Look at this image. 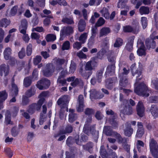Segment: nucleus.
<instances>
[{
    "label": "nucleus",
    "instance_id": "obj_1",
    "mask_svg": "<svg viewBox=\"0 0 158 158\" xmlns=\"http://www.w3.org/2000/svg\"><path fill=\"white\" fill-rule=\"evenodd\" d=\"M119 101L121 102V105H123L124 107L123 110H121V113L124 115L131 114L133 112L132 108L130 106L128 100L124 98L122 93L119 94Z\"/></svg>",
    "mask_w": 158,
    "mask_h": 158
},
{
    "label": "nucleus",
    "instance_id": "obj_2",
    "mask_svg": "<svg viewBox=\"0 0 158 158\" xmlns=\"http://www.w3.org/2000/svg\"><path fill=\"white\" fill-rule=\"evenodd\" d=\"M136 64L135 63L132 64L131 66L130 70L133 76L136 75V82H138L141 80L142 77L141 75L143 68L141 64H139L138 68L136 69Z\"/></svg>",
    "mask_w": 158,
    "mask_h": 158
},
{
    "label": "nucleus",
    "instance_id": "obj_3",
    "mask_svg": "<svg viewBox=\"0 0 158 158\" xmlns=\"http://www.w3.org/2000/svg\"><path fill=\"white\" fill-rule=\"evenodd\" d=\"M148 90L146 85L143 82H141L135 88L134 92L139 96L147 97L149 95V94L147 93Z\"/></svg>",
    "mask_w": 158,
    "mask_h": 158
},
{
    "label": "nucleus",
    "instance_id": "obj_4",
    "mask_svg": "<svg viewBox=\"0 0 158 158\" xmlns=\"http://www.w3.org/2000/svg\"><path fill=\"white\" fill-rule=\"evenodd\" d=\"M27 27L28 23L27 20L25 19H22L19 30L21 33L24 35L23 39L26 43H28L29 40L28 35L26 34Z\"/></svg>",
    "mask_w": 158,
    "mask_h": 158
},
{
    "label": "nucleus",
    "instance_id": "obj_5",
    "mask_svg": "<svg viewBox=\"0 0 158 158\" xmlns=\"http://www.w3.org/2000/svg\"><path fill=\"white\" fill-rule=\"evenodd\" d=\"M83 16L84 19H81L78 24V29L79 31L82 32L85 31L86 26L85 20H88V16L87 11L85 9H83L82 10Z\"/></svg>",
    "mask_w": 158,
    "mask_h": 158
},
{
    "label": "nucleus",
    "instance_id": "obj_6",
    "mask_svg": "<svg viewBox=\"0 0 158 158\" xmlns=\"http://www.w3.org/2000/svg\"><path fill=\"white\" fill-rule=\"evenodd\" d=\"M74 32L73 28L70 26L64 27L60 31V40H63L64 38L70 36Z\"/></svg>",
    "mask_w": 158,
    "mask_h": 158
},
{
    "label": "nucleus",
    "instance_id": "obj_7",
    "mask_svg": "<svg viewBox=\"0 0 158 158\" xmlns=\"http://www.w3.org/2000/svg\"><path fill=\"white\" fill-rule=\"evenodd\" d=\"M149 147L153 156L155 158H158V144L153 138L150 139Z\"/></svg>",
    "mask_w": 158,
    "mask_h": 158
},
{
    "label": "nucleus",
    "instance_id": "obj_8",
    "mask_svg": "<svg viewBox=\"0 0 158 158\" xmlns=\"http://www.w3.org/2000/svg\"><path fill=\"white\" fill-rule=\"evenodd\" d=\"M137 47L138 48L137 51V55L139 56H145L146 55V49L143 41L140 39L138 40Z\"/></svg>",
    "mask_w": 158,
    "mask_h": 158
},
{
    "label": "nucleus",
    "instance_id": "obj_9",
    "mask_svg": "<svg viewBox=\"0 0 158 158\" xmlns=\"http://www.w3.org/2000/svg\"><path fill=\"white\" fill-rule=\"evenodd\" d=\"M50 85V81L44 78L37 82L36 86L40 90H44L48 89Z\"/></svg>",
    "mask_w": 158,
    "mask_h": 158
},
{
    "label": "nucleus",
    "instance_id": "obj_10",
    "mask_svg": "<svg viewBox=\"0 0 158 158\" xmlns=\"http://www.w3.org/2000/svg\"><path fill=\"white\" fill-rule=\"evenodd\" d=\"M100 153L102 158H117V156L115 152H113L109 154L106 151L103 145H101L100 147Z\"/></svg>",
    "mask_w": 158,
    "mask_h": 158
},
{
    "label": "nucleus",
    "instance_id": "obj_11",
    "mask_svg": "<svg viewBox=\"0 0 158 158\" xmlns=\"http://www.w3.org/2000/svg\"><path fill=\"white\" fill-rule=\"evenodd\" d=\"M73 127L71 125L67 124L64 129L60 130L57 133L55 134L54 136V137L56 138L61 135L70 134L73 132Z\"/></svg>",
    "mask_w": 158,
    "mask_h": 158
},
{
    "label": "nucleus",
    "instance_id": "obj_12",
    "mask_svg": "<svg viewBox=\"0 0 158 158\" xmlns=\"http://www.w3.org/2000/svg\"><path fill=\"white\" fill-rule=\"evenodd\" d=\"M145 44L146 48L148 50H150L151 48L154 49L156 45V43L154 39L151 37L145 40Z\"/></svg>",
    "mask_w": 158,
    "mask_h": 158
},
{
    "label": "nucleus",
    "instance_id": "obj_13",
    "mask_svg": "<svg viewBox=\"0 0 158 158\" xmlns=\"http://www.w3.org/2000/svg\"><path fill=\"white\" fill-rule=\"evenodd\" d=\"M137 114L140 117H142L144 114L145 108L143 103L139 102L136 106Z\"/></svg>",
    "mask_w": 158,
    "mask_h": 158
},
{
    "label": "nucleus",
    "instance_id": "obj_14",
    "mask_svg": "<svg viewBox=\"0 0 158 158\" xmlns=\"http://www.w3.org/2000/svg\"><path fill=\"white\" fill-rule=\"evenodd\" d=\"M10 68L8 65L3 64L0 65V76H2L4 74L5 77L7 76L9 73Z\"/></svg>",
    "mask_w": 158,
    "mask_h": 158
},
{
    "label": "nucleus",
    "instance_id": "obj_15",
    "mask_svg": "<svg viewBox=\"0 0 158 158\" xmlns=\"http://www.w3.org/2000/svg\"><path fill=\"white\" fill-rule=\"evenodd\" d=\"M126 128L124 130V133L126 136L130 137L131 136L133 131V129L131 127L130 123L127 122L125 124Z\"/></svg>",
    "mask_w": 158,
    "mask_h": 158
},
{
    "label": "nucleus",
    "instance_id": "obj_16",
    "mask_svg": "<svg viewBox=\"0 0 158 158\" xmlns=\"http://www.w3.org/2000/svg\"><path fill=\"white\" fill-rule=\"evenodd\" d=\"M106 51L104 48H102L97 54L93 58V60H97L98 59L102 60Z\"/></svg>",
    "mask_w": 158,
    "mask_h": 158
},
{
    "label": "nucleus",
    "instance_id": "obj_17",
    "mask_svg": "<svg viewBox=\"0 0 158 158\" xmlns=\"http://www.w3.org/2000/svg\"><path fill=\"white\" fill-rule=\"evenodd\" d=\"M138 129L136 136L137 137L140 138L142 137L144 133V129L141 122H138Z\"/></svg>",
    "mask_w": 158,
    "mask_h": 158
},
{
    "label": "nucleus",
    "instance_id": "obj_18",
    "mask_svg": "<svg viewBox=\"0 0 158 158\" xmlns=\"http://www.w3.org/2000/svg\"><path fill=\"white\" fill-rule=\"evenodd\" d=\"M115 65L114 64H110L107 67L105 75L106 77L107 76H111L114 74L115 69Z\"/></svg>",
    "mask_w": 158,
    "mask_h": 158
},
{
    "label": "nucleus",
    "instance_id": "obj_19",
    "mask_svg": "<svg viewBox=\"0 0 158 158\" xmlns=\"http://www.w3.org/2000/svg\"><path fill=\"white\" fill-rule=\"evenodd\" d=\"M115 80V78L114 77L106 79L105 81L106 87L108 89H112Z\"/></svg>",
    "mask_w": 158,
    "mask_h": 158
},
{
    "label": "nucleus",
    "instance_id": "obj_20",
    "mask_svg": "<svg viewBox=\"0 0 158 158\" xmlns=\"http://www.w3.org/2000/svg\"><path fill=\"white\" fill-rule=\"evenodd\" d=\"M152 115L155 118L158 117V107L156 105L152 104L150 110Z\"/></svg>",
    "mask_w": 158,
    "mask_h": 158
},
{
    "label": "nucleus",
    "instance_id": "obj_21",
    "mask_svg": "<svg viewBox=\"0 0 158 158\" xmlns=\"http://www.w3.org/2000/svg\"><path fill=\"white\" fill-rule=\"evenodd\" d=\"M54 69L49 66L47 65L46 68L43 71L44 76L49 77L52 75L54 71Z\"/></svg>",
    "mask_w": 158,
    "mask_h": 158
},
{
    "label": "nucleus",
    "instance_id": "obj_22",
    "mask_svg": "<svg viewBox=\"0 0 158 158\" xmlns=\"http://www.w3.org/2000/svg\"><path fill=\"white\" fill-rule=\"evenodd\" d=\"M87 70H83L82 67L80 68L79 71V73L85 79H88L92 74L91 71H87Z\"/></svg>",
    "mask_w": 158,
    "mask_h": 158
},
{
    "label": "nucleus",
    "instance_id": "obj_23",
    "mask_svg": "<svg viewBox=\"0 0 158 158\" xmlns=\"http://www.w3.org/2000/svg\"><path fill=\"white\" fill-rule=\"evenodd\" d=\"M5 123L6 125L13 124V122L11 121V112L8 110L6 112L5 117Z\"/></svg>",
    "mask_w": 158,
    "mask_h": 158
},
{
    "label": "nucleus",
    "instance_id": "obj_24",
    "mask_svg": "<svg viewBox=\"0 0 158 158\" xmlns=\"http://www.w3.org/2000/svg\"><path fill=\"white\" fill-rule=\"evenodd\" d=\"M45 98H40L38 101L37 103H33L35 107L36 110L39 111L41 108L42 105L45 101Z\"/></svg>",
    "mask_w": 158,
    "mask_h": 158
},
{
    "label": "nucleus",
    "instance_id": "obj_25",
    "mask_svg": "<svg viewBox=\"0 0 158 158\" xmlns=\"http://www.w3.org/2000/svg\"><path fill=\"white\" fill-rule=\"evenodd\" d=\"M99 93L95 89L91 90L90 92V97L92 99H97L102 98L103 95L101 97L99 95Z\"/></svg>",
    "mask_w": 158,
    "mask_h": 158
},
{
    "label": "nucleus",
    "instance_id": "obj_26",
    "mask_svg": "<svg viewBox=\"0 0 158 158\" xmlns=\"http://www.w3.org/2000/svg\"><path fill=\"white\" fill-rule=\"evenodd\" d=\"M12 87L14 90V96L10 100V102H15L16 101L15 97L18 94L19 89L17 85L15 84H12Z\"/></svg>",
    "mask_w": 158,
    "mask_h": 158
},
{
    "label": "nucleus",
    "instance_id": "obj_27",
    "mask_svg": "<svg viewBox=\"0 0 158 158\" xmlns=\"http://www.w3.org/2000/svg\"><path fill=\"white\" fill-rule=\"evenodd\" d=\"M63 98H59L57 101V103L58 105H61L62 108H67V111L68 110V108L67 107V101L66 100H64V96H63Z\"/></svg>",
    "mask_w": 158,
    "mask_h": 158
},
{
    "label": "nucleus",
    "instance_id": "obj_28",
    "mask_svg": "<svg viewBox=\"0 0 158 158\" xmlns=\"http://www.w3.org/2000/svg\"><path fill=\"white\" fill-rule=\"evenodd\" d=\"M116 138L119 143H122V146L127 144V140L125 137L123 138L119 133H117L115 135Z\"/></svg>",
    "mask_w": 158,
    "mask_h": 158
},
{
    "label": "nucleus",
    "instance_id": "obj_29",
    "mask_svg": "<svg viewBox=\"0 0 158 158\" xmlns=\"http://www.w3.org/2000/svg\"><path fill=\"white\" fill-rule=\"evenodd\" d=\"M132 27L133 28V33L137 34L139 31V22L134 21L132 23Z\"/></svg>",
    "mask_w": 158,
    "mask_h": 158
},
{
    "label": "nucleus",
    "instance_id": "obj_30",
    "mask_svg": "<svg viewBox=\"0 0 158 158\" xmlns=\"http://www.w3.org/2000/svg\"><path fill=\"white\" fill-rule=\"evenodd\" d=\"M109 121L110 124L111 125L112 127L113 128L115 129L118 127V123L115 120V116H114L111 118H109Z\"/></svg>",
    "mask_w": 158,
    "mask_h": 158
},
{
    "label": "nucleus",
    "instance_id": "obj_31",
    "mask_svg": "<svg viewBox=\"0 0 158 158\" xmlns=\"http://www.w3.org/2000/svg\"><path fill=\"white\" fill-rule=\"evenodd\" d=\"M35 90L34 86H32L30 89H28L25 92V95L29 98H30L35 94Z\"/></svg>",
    "mask_w": 158,
    "mask_h": 158
},
{
    "label": "nucleus",
    "instance_id": "obj_32",
    "mask_svg": "<svg viewBox=\"0 0 158 158\" xmlns=\"http://www.w3.org/2000/svg\"><path fill=\"white\" fill-rule=\"evenodd\" d=\"M110 32V29L108 27H104L100 30V36H106Z\"/></svg>",
    "mask_w": 158,
    "mask_h": 158
},
{
    "label": "nucleus",
    "instance_id": "obj_33",
    "mask_svg": "<svg viewBox=\"0 0 158 158\" xmlns=\"http://www.w3.org/2000/svg\"><path fill=\"white\" fill-rule=\"evenodd\" d=\"M32 77L31 76L27 77L25 78L23 80V85L26 88L31 85L32 83Z\"/></svg>",
    "mask_w": 158,
    "mask_h": 158
},
{
    "label": "nucleus",
    "instance_id": "obj_34",
    "mask_svg": "<svg viewBox=\"0 0 158 158\" xmlns=\"http://www.w3.org/2000/svg\"><path fill=\"white\" fill-rule=\"evenodd\" d=\"M93 146V143L92 142H89L87 143L86 144L83 145V149L91 153L92 151L91 150L92 149Z\"/></svg>",
    "mask_w": 158,
    "mask_h": 158
},
{
    "label": "nucleus",
    "instance_id": "obj_35",
    "mask_svg": "<svg viewBox=\"0 0 158 158\" xmlns=\"http://www.w3.org/2000/svg\"><path fill=\"white\" fill-rule=\"evenodd\" d=\"M11 50L10 48H6L3 52L4 56L6 60H8L11 57L10 55L11 53Z\"/></svg>",
    "mask_w": 158,
    "mask_h": 158
},
{
    "label": "nucleus",
    "instance_id": "obj_36",
    "mask_svg": "<svg viewBox=\"0 0 158 158\" xmlns=\"http://www.w3.org/2000/svg\"><path fill=\"white\" fill-rule=\"evenodd\" d=\"M144 143L143 142L140 140H138L136 144L137 148L138 151L139 153L143 152Z\"/></svg>",
    "mask_w": 158,
    "mask_h": 158
},
{
    "label": "nucleus",
    "instance_id": "obj_37",
    "mask_svg": "<svg viewBox=\"0 0 158 158\" xmlns=\"http://www.w3.org/2000/svg\"><path fill=\"white\" fill-rule=\"evenodd\" d=\"M128 79L126 77H122L120 78L119 85L123 87H126L128 85Z\"/></svg>",
    "mask_w": 158,
    "mask_h": 158
},
{
    "label": "nucleus",
    "instance_id": "obj_38",
    "mask_svg": "<svg viewBox=\"0 0 158 158\" xmlns=\"http://www.w3.org/2000/svg\"><path fill=\"white\" fill-rule=\"evenodd\" d=\"M8 94L5 90L0 92V102L4 101L7 98Z\"/></svg>",
    "mask_w": 158,
    "mask_h": 158
},
{
    "label": "nucleus",
    "instance_id": "obj_39",
    "mask_svg": "<svg viewBox=\"0 0 158 158\" xmlns=\"http://www.w3.org/2000/svg\"><path fill=\"white\" fill-rule=\"evenodd\" d=\"M10 23V21L6 18L2 19L0 21V27H6Z\"/></svg>",
    "mask_w": 158,
    "mask_h": 158
},
{
    "label": "nucleus",
    "instance_id": "obj_40",
    "mask_svg": "<svg viewBox=\"0 0 158 158\" xmlns=\"http://www.w3.org/2000/svg\"><path fill=\"white\" fill-rule=\"evenodd\" d=\"M123 40L120 38H118L116 39L114 46L115 48H119L121 47L123 44Z\"/></svg>",
    "mask_w": 158,
    "mask_h": 158
},
{
    "label": "nucleus",
    "instance_id": "obj_41",
    "mask_svg": "<svg viewBox=\"0 0 158 158\" xmlns=\"http://www.w3.org/2000/svg\"><path fill=\"white\" fill-rule=\"evenodd\" d=\"M139 11L141 15L148 14L149 12V9L148 7L142 6L139 9Z\"/></svg>",
    "mask_w": 158,
    "mask_h": 158
},
{
    "label": "nucleus",
    "instance_id": "obj_42",
    "mask_svg": "<svg viewBox=\"0 0 158 158\" xmlns=\"http://www.w3.org/2000/svg\"><path fill=\"white\" fill-rule=\"evenodd\" d=\"M128 0H119L117 4V7L118 8H125L127 2Z\"/></svg>",
    "mask_w": 158,
    "mask_h": 158
},
{
    "label": "nucleus",
    "instance_id": "obj_43",
    "mask_svg": "<svg viewBox=\"0 0 158 158\" xmlns=\"http://www.w3.org/2000/svg\"><path fill=\"white\" fill-rule=\"evenodd\" d=\"M62 22L64 23H66L69 25L73 24L74 23L73 18H68L67 17L64 18L62 20Z\"/></svg>",
    "mask_w": 158,
    "mask_h": 158
},
{
    "label": "nucleus",
    "instance_id": "obj_44",
    "mask_svg": "<svg viewBox=\"0 0 158 158\" xmlns=\"http://www.w3.org/2000/svg\"><path fill=\"white\" fill-rule=\"evenodd\" d=\"M16 68L18 70L20 71L22 69L25 65L24 61L20 60H17L16 61Z\"/></svg>",
    "mask_w": 158,
    "mask_h": 158
},
{
    "label": "nucleus",
    "instance_id": "obj_45",
    "mask_svg": "<svg viewBox=\"0 0 158 158\" xmlns=\"http://www.w3.org/2000/svg\"><path fill=\"white\" fill-rule=\"evenodd\" d=\"M19 132V130L17 128L16 126L13 127L11 129V134L14 137L17 136L18 135Z\"/></svg>",
    "mask_w": 158,
    "mask_h": 158
},
{
    "label": "nucleus",
    "instance_id": "obj_46",
    "mask_svg": "<svg viewBox=\"0 0 158 158\" xmlns=\"http://www.w3.org/2000/svg\"><path fill=\"white\" fill-rule=\"evenodd\" d=\"M78 118L77 114H69V122L72 123L73 122L76 120Z\"/></svg>",
    "mask_w": 158,
    "mask_h": 158
},
{
    "label": "nucleus",
    "instance_id": "obj_47",
    "mask_svg": "<svg viewBox=\"0 0 158 158\" xmlns=\"http://www.w3.org/2000/svg\"><path fill=\"white\" fill-rule=\"evenodd\" d=\"M103 71L104 69H101L97 72L96 73L97 78L98 80V81L99 83H100L101 81Z\"/></svg>",
    "mask_w": 158,
    "mask_h": 158
},
{
    "label": "nucleus",
    "instance_id": "obj_48",
    "mask_svg": "<svg viewBox=\"0 0 158 158\" xmlns=\"http://www.w3.org/2000/svg\"><path fill=\"white\" fill-rule=\"evenodd\" d=\"M103 132L107 136H111L112 134V131L110 129L109 126H104L103 130Z\"/></svg>",
    "mask_w": 158,
    "mask_h": 158
},
{
    "label": "nucleus",
    "instance_id": "obj_49",
    "mask_svg": "<svg viewBox=\"0 0 158 158\" xmlns=\"http://www.w3.org/2000/svg\"><path fill=\"white\" fill-rule=\"evenodd\" d=\"M46 39L48 42L53 41L56 40V37L53 34H48L47 35Z\"/></svg>",
    "mask_w": 158,
    "mask_h": 158
},
{
    "label": "nucleus",
    "instance_id": "obj_50",
    "mask_svg": "<svg viewBox=\"0 0 158 158\" xmlns=\"http://www.w3.org/2000/svg\"><path fill=\"white\" fill-rule=\"evenodd\" d=\"M87 37V33L84 32L80 35L79 38V40L80 41L82 44H84L85 42Z\"/></svg>",
    "mask_w": 158,
    "mask_h": 158
},
{
    "label": "nucleus",
    "instance_id": "obj_51",
    "mask_svg": "<svg viewBox=\"0 0 158 158\" xmlns=\"http://www.w3.org/2000/svg\"><path fill=\"white\" fill-rule=\"evenodd\" d=\"M19 110V107L18 106H14L13 107V109L11 113V114L13 118H15L17 116Z\"/></svg>",
    "mask_w": 158,
    "mask_h": 158
},
{
    "label": "nucleus",
    "instance_id": "obj_52",
    "mask_svg": "<svg viewBox=\"0 0 158 158\" xmlns=\"http://www.w3.org/2000/svg\"><path fill=\"white\" fill-rule=\"evenodd\" d=\"M131 3L135 5V8L138 9L140 6L142 5V1L139 0H130Z\"/></svg>",
    "mask_w": 158,
    "mask_h": 158
},
{
    "label": "nucleus",
    "instance_id": "obj_53",
    "mask_svg": "<svg viewBox=\"0 0 158 158\" xmlns=\"http://www.w3.org/2000/svg\"><path fill=\"white\" fill-rule=\"evenodd\" d=\"M70 47V43L69 41H66L64 42L62 47V50H68Z\"/></svg>",
    "mask_w": 158,
    "mask_h": 158
},
{
    "label": "nucleus",
    "instance_id": "obj_54",
    "mask_svg": "<svg viewBox=\"0 0 158 158\" xmlns=\"http://www.w3.org/2000/svg\"><path fill=\"white\" fill-rule=\"evenodd\" d=\"M105 23V20L102 17H100L95 23V26L96 27L101 26L103 25Z\"/></svg>",
    "mask_w": 158,
    "mask_h": 158
},
{
    "label": "nucleus",
    "instance_id": "obj_55",
    "mask_svg": "<svg viewBox=\"0 0 158 158\" xmlns=\"http://www.w3.org/2000/svg\"><path fill=\"white\" fill-rule=\"evenodd\" d=\"M133 28L130 25H127L124 26L123 28V31L125 32H132L133 33Z\"/></svg>",
    "mask_w": 158,
    "mask_h": 158
},
{
    "label": "nucleus",
    "instance_id": "obj_56",
    "mask_svg": "<svg viewBox=\"0 0 158 158\" xmlns=\"http://www.w3.org/2000/svg\"><path fill=\"white\" fill-rule=\"evenodd\" d=\"M39 22L38 17L37 15H35L32 18L31 22L32 23V26L34 27L38 25Z\"/></svg>",
    "mask_w": 158,
    "mask_h": 158
},
{
    "label": "nucleus",
    "instance_id": "obj_57",
    "mask_svg": "<svg viewBox=\"0 0 158 158\" xmlns=\"http://www.w3.org/2000/svg\"><path fill=\"white\" fill-rule=\"evenodd\" d=\"M94 38L95 37L91 36L89 39L88 40V47L89 48H91L94 44L95 41Z\"/></svg>",
    "mask_w": 158,
    "mask_h": 158
},
{
    "label": "nucleus",
    "instance_id": "obj_58",
    "mask_svg": "<svg viewBox=\"0 0 158 158\" xmlns=\"http://www.w3.org/2000/svg\"><path fill=\"white\" fill-rule=\"evenodd\" d=\"M81 82L83 83L81 79L76 78L71 83V85L73 87H74Z\"/></svg>",
    "mask_w": 158,
    "mask_h": 158
},
{
    "label": "nucleus",
    "instance_id": "obj_59",
    "mask_svg": "<svg viewBox=\"0 0 158 158\" xmlns=\"http://www.w3.org/2000/svg\"><path fill=\"white\" fill-rule=\"evenodd\" d=\"M103 115L100 110H97L96 112L95 117L96 119L98 120H102L103 117Z\"/></svg>",
    "mask_w": 158,
    "mask_h": 158
},
{
    "label": "nucleus",
    "instance_id": "obj_60",
    "mask_svg": "<svg viewBox=\"0 0 158 158\" xmlns=\"http://www.w3.org/2000/svg\"><path fill=\"white\" fill-rule=\"evenodd\" d=\"M101 12L102 14V16L107 19H109V13L108 10L105 9V10H101Z\"/></svg>",
    "mask_w": 158,
    "mask_h": 158
},
{
    "label": "nucleus",
    "instance_id": "obj_61",
    "mask_svg": "<svg viewBox=\"0 0 158 158\" xmlns=\"http://www.w3.org/2000/svg\"><path fill=\"white\" fill-rule=\"evenodd\" d=\"M95 111L94 109L92 108H87L85 109V114L87 115H90L94 114Z\"/></svg>",
    "mask_w": 158,
    "mask_h": 158
},
{
    "label": "nucleus",
    "instance_id": "obj_62",
    "mask_svg": "<svg viewBox=\"0 0 158 158\" xmlns=\"http://www.w3.org/2000/svg\"><path fill=\"white\" fill-rule=\"evenodd\" d=\"M42 58L40 56H36L33 60V63L35 65H36L41 62Z\"/></svg>",
    "mask_w": 158,
    "mask_h": 158
},
{
    "label": "nucleus",
    "instance_id": "obj_63",
    "mask_svg": "<svg viewBox=\"0 0 158 158\" xmlns=\"http://www.w3.org/2000/svg\"><path fill=\"white\" fill-rule=\"evenodd\" d=\"M141 22L143 28L144 29L147 27L148 25V20L146 17H141Z\"/></svg>",
    "mask_w": 158,
    "mask_h": 158
},
{
    "label": "nucleus",
    "instance_id": "obj_64",
    "mask_svg": "<svg viewBox=\"0 0 158 158\" xmlns=\"http://www.w3.org/2000/svg\"><path fill=\"white\" fill-rule=\"evenodd\" d=\"M32 52V45L29 44L26 48V54L27 56H30Z\"/></svg>",
    "mask_w": 158,
    "mask_h": 158
}]
</instances>
